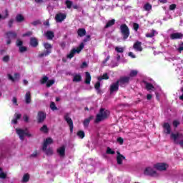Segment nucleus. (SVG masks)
I'll use <instances>...</instances> for the list:
<instances>
[{
    "mask_svg": "<svg viewBox=\"0 0 183 183\" xmlns=\"http://www.w3.org/2000/svg\"><path fill=\"white\" fill-rule=\"evenodd\" d=\"M109 115V111L105 110L104 108H101L99 114H97L96 119L94 120L95 124H99V122L107 119Z\"/></svg>",
    "mask_w": 183,
    "mask_h": 183,
    "instance_id": "nucleus-1",
    "label": "nucleus"
},
{
    "mask_svg": "<svg viewBox=\"0 0 183 183\" xmlns=\"http://www.w3.org/2000/svg\"><path fill=\"white\" fill-rule=\"evenodd\" d=\"M120 32L122 35L124 41H127L129 37V27L125 24H123L120 26Z\"/></svg>",
    "mask_w": 183,
    "mask_h": 183,
    "instance_id": "nucleus-2",
    "label": "nucleus"
},
{
    "mask_svg": "<svg viewBox=\"0 0 183 183\" xmlns=\"http://www.w3.org/2000/svg\"><path fill=\"white\" fill-rule=\"evenodd\" d=\"M64 119L66 121L67 125H69L70 129V134L74 133V121L69 117V113H66L64 116Z\"/></svg>",
    "mask_w": 183,
    "mask_h": 183,
    "instance_id": "nucleus-3",
    "label": "nucleus"
},
{
    "mask_svg": "<svg viewBox=\"0 0 183 183\" xmlns=\"http://www.w3.org/2000/svg\"><path fill=\"white\" fill-rule=\"evenodd\" d=\"M6 38H7V41H6V44L7 45H11V39H16L17 36H18V34H16V32L15 31H7L5 34Z\"/></svg>",
    "mask_w": 183,
    "mask_h": 183,
    "instance_id": "nucleus-4",
    "label": "nucleus"
},
{
    "mask_svg": "<svg viewBox=\"0 0 183 183\" xmlns=\"http://www.w3.org/2000/svg\"><path fill=\"white\" fill-rule=\"evenodd\" d=\"M129 81H131V77L124 76H121L119 79L117 80V82H119L120 86H124V85H128Z\"/></svg>",
    "mask_w": 183,
    "mask_h": 183,
    "instance_id": "nucleus-5",
    "label": "nucleus"
},
{
    "mask_svg": "<svg viewBox=\"0 0 183 183\" xmlns=\"http://www.w3.org/2000/svg\"><path fill=\"white\" fill-rule=\"evenodd\" d=\"M154 168L157 169V171H167L168 168V164L166 163H157L154 165Z\"/></svg>",
    "mask_w": 183,
    "mask_h": 183,
    "instance_id": "nucleus-6",
    "label": "nucleus"
},
{
    "mask_svg": "<svg viewBox=\"0 0 183 183\" xmlns=\"http://www.w3.org/2000/svg\"><path fill=\"white\" fill-rule=\"evenodd\" d=\"M119 89V81H117L116 82L113 83L110 86V94H114V92H117Z\"/></svg>",
    "mask_w": 183,
    "mask_h": 183,
    "instance_id": "nucleus-7",
    "label": "nucleus"
},
{
    "mask_svg": "<svg viewBox=\"0 0 183 183\" xmlns=\"http://www.w3.org/2000/svg\"><path fill=\"white\" fill-rule=\"evenodd\" d=\"M65 19H66V14L59 13L55 16L56 22H62Z\"/></svg>",
    "mask_w": 183,
    "mask_h": 183,
    "instance_id": "nucleus-8",
    "label": "nucleus"
},
{
    "mask_svg": "<svg viewBox=\"0 0 183 183\" xmlns=\"http://www.w3.org/2000/svg\"><path fill=\"white\" fill-rule=\"evenodd\" d=\"M155 174H157V172L151 167H147L144 170V175L153 177V175H155Z\"/></svg>",
    "mask_w": 183,
    "mask_h": 183,
    "instance_id": "nucleus-9",
    "label": "nucleus"
},
{
    "mask_svg": "<svg viewBox=\"0 0 183 183\" xmlns=\"http://www.w3.org/2000/svg\"><path fill=\"white\" fill-rule=\"evenodd\" d=\"M45 118H46V116L45 115V113L42 112H39L37 114V121L39 124H41V122H44L45 120Z\"/></svg>",
    "mask_w": 183,
    "mask_h": 183,
    "instance_id": "nucleus-10",
    "label": "nucleus"
},
{
    "mask_svg": "<svg viewBox=\"0 0 183 183\" xmlns=\"http://www.w3.org/2000/svg\"><path fill=\"white\" fill-rule=\"evenodd\" d=\"M16 132L19 135L20 139L21 141H24V139H25V134H26L25 130L22 129H16Z\"/></svg>",
    "mask_w": 183,
    "mask_h": 183,
    "instance_id": "nucleus-11",
    "label": "nucleus"
},
{
    "mask_svg": "<svg viewBox=\"0 0 183 183\" xmlns=\"http://www.w3.org/2000/svg\"><path fill=\"white\" fill-rule=\"evenodd\" d=\"M171 39H182L183 34L182 33H173L170 35Z\"/></svg>",
    "mask_w": 183,
    "mask_h": 183,
    "instance_id": "nucleus-12",
    "label": "nucleus"
},
{
    "mask_svg": "<svg viewBox=\"0 0 183 183\" xmlns=\"http://www.w3.org/2000/svg\"><path fill=\"white\" fill-rule=\"evenodd\" d=\"M143 84L145 85V89L147 91H152V89H155V86L154 85L147 81L143 80L142 81Z\"/></svg>",
    "mask_w": 183,
    "mask_h": 183,
    "instance_id": "nucleus-13",
    "label": "nucleus"
},
{
    "mask_svg": "<svg viewBox=\"0 0 183 183\" xmlns=\"http://www.w3.org/2000/svg\"><path fill=\"white\" fill-rule=\"evenodd\" d=\"M117 161L118 165H122V159H125V156L122 155L119 152H117Z\"/></svg>",
    "mask_w": 183,
    "mask_h": 183,
    "instance_id": "nucleus-14",
    "label": "nucleus"
},
{
    "mask_svg": "<svg viewBox=\"0 0 183 183\" xmlns=\"http://www.w3.org/2000/svg\"><path fill=\"white\" fill-rule=\"evenodd\" d=\"M141 45H142V43H141V41H137L134 44L133 48L136 51H139V52H141L142 51V46Z\"/></svg>",
    "mask_w": 183,
    "mask_h": 183,
    "instance_id": "nucleus-15",
    "label": "nucleus"
},
{
    "mask_svg": "<svg viewBox=\"0 0 183 183\" xmlns=\"http://www.w3.org/2000/svg\"><path fill=\"white\" fill-rule=\"evenodd\" d=\"M163 128L164 134H171V125H169V123H164Z\"/></svg>",
    "mask_w": 183,
    "mask_h": 183,
    "instance_id": "nucleus-16",
    "label": "nucleus"
},
{
    "mask_svg": "<svg viewBox=\"0 0 183 183\" xmlns=\"http://www.w3.org/2000/svg\"><path fill=\"white\" fill-rule=\"evenodd\" d=\"M38 44H39L38 39H36L35 37H31L30 39V45L33 48H36L38 46Z\"/></svg>",
    "mask_w": 183,
    "mask_h": 183,
    "instance_id": "nucleus-17",
    "label": "nucleus"
},
{
    "mask_svg": "<svg viewBox=\"0 0 183 183\" xmlns=\"http://www.w3.org/2000/svg\"><path fill=\"white\" fill-rule=\"evenodd\" d=\"M92 119H94V116H90L88 118L85 119L83 122L84 127L85 128H88V127H89V122H91V121H92Z\"/></svg>",
    "mask_w": 183,
    "mask_h": 183,
    "instance_id": "nucleus-18",
    "label": "nucleus"
},
{
    "mask_svg": "<svg viewBox=\"0 0 183 183\" xmlns=\"http://www.w3.org/2000/svg\"><path fill=\"white\" fill-rule=\"evenodd\" d=\"M77 35L80 36V38L85 36L86 35V30H85L84 28H79L77 30Z\"/></svg>",
    "mask_w": 183,
    "mask_h": 183,
    "instance_id": "nucleus-19",
    "label": "nucleus"
},
{
    "mask_svg": "<svg viewBox=\"0 0 183 183\" xmlns=\"http://www.w3.org/2000/svg\"><path fill=\"white\" fill-rule=\"evenodd\" d=\"M55 38V33L52 31H46V39H49V41H52Z\"/></svg>",
    "mask_w": 183,
    "mask_h": 183,
    "instance_id": "nucleus-20",
    "label": "nucleus"
},
{
    "mask_svg": "<svg viewBox=\"0 0 183 183\" xmlns=\"http://www.w3.org/2000/svg\"><path fill=\"white\" fill-rule=\"evenodd\" d=\"M84 84L86 85H89V84H91V74H89L88 71L85 73Z\"/></svg>",
    "mask_w": 183,
    "mask_h": 183,
    "instance_id": "nucleus-21",
    "label": "nucleus"
},
{
    "mask_svg": "<svg viewBox=\"0 0 183 183\" xmlns=\"http://www.w3.org/2000/svg\"><path fill=\"white\" fill-rule=\"evenodd\" d=\"M15 118L11 120L12 124H18V119H21L22 118V114L15 113Z\"/></svg>",
    "mask_w": 183,
    "mask_h": 183,
    "instance_id": "nucleus-22",
    "label": "nucleus"
},
{
    "mask_svg": "<svg viewBox=\"0 0 183 183\" xmlns=\"http://www.w3.org/2000/svg\"><path fill=\"white\" fill-rule=\"evenodd\" d=\"M57 153L60 157H65V146H61L57 149Z\"/></svg>",
    "mask_w": 183,
    "mask_h": 183,
    "instance_id": "nucleus-23",
    "label": "nucleus"
},
{
    "mask_svg": "<svg viewBox=\"0 0 183 183\" xmlns=\"http://www.w3.org/2000/svg\"><path fill=\"white\" fill-rule=\"evenodd\" d=\"M72 81L73 82H81V81H82V76H81V74H76Z\"/></svg>",
    "mask_w": 183,
    "mask_h": 183,
    "instance_id": "nucleus-24",
    "label": "nucleus"
},
{
    "mask_svg": "<svg viewBox=\"0 0 183 183\" xmlns=\"http://www.w3.org/2000/svg\"><path fill=\"white\" fill-rule=\"evenodd\" d=\"M113 25H115V19H114L109 20L104 26V28L107 29L108 28H111V26H112Z\"/></svg>",
    "mask_w": 183,
    "mask_h": 183,
    "instance_id": "nucleus-25",
    "label": "nucleus"
},
{
    "mask_svg": "<svg viewBox=\"0 0 183 183\" xmlns=\"http://www.w3.org/2000/svg\"><path fill=\"white\" fill-rule=\"evenodd\" d=\"M26 104H31V92H27L25 95Z\"/></svg>",
    "mask_w": 183,
    "mask_h": 183,
    "instance_id": "nucleus-26",
    "label": "nucleus"
},
{
    "mask_svg": "<svg viewBox=\"0 0 183 183\" xmlns=\"http://www.w3.org/2000/svg\"><path fill=\"white\" fill-rule=\"evenodd\" d=\"M75 54H76V49H72L70 51V53L67 55V58H69V59H71V58H74V56H75Z\"/></svg>",
    "mask_w": 183,
    "mask_h": 183,
    "instance_id": "nucleus-27",
    "label": "nucleus"
},
{
    "mask_svg": "<svg viewBox=\"0 0 183 183\" xmlns=\"http://www.w3.org/2000/svg\"><path fill=\"white\" fill-rule=\"evenodd\" d=\"M16 21L19 23L24 22V21H25V17H24L22 14H17L16 16Z\"/></svg>",
    "mask_w": 183,
    "mask_h": 183,
    "instance_id": "nucleus-28",
    "label": "nucleus"
},
{
    "mask_svg": "<svg viewBox=\"0 0 183 183\" xmlns=\"http://www.w3.org/2000/svg\"><path fill=\"white\" fill-rule=\"evenodd\" d=\"M179 135H181V134H179L178 133L177 134H174V133L171 134V138H172V139H174V141L176 144H178V142H177V139H178V138H179Z\"/></svg>",
    "mask_w": 183,
    "mask_h": 183,
    "instance_id": "nucleus-29",
    "label": "nucleus"
},
{
    "mask_svg": "<svg viewBox=\"0 0 183 183\" xmlns=\"http://www.w3.org/2000/svg\"><path fill=\"white\" fill-rule=\"evenodd\" d=\"M84 48H85V44H84V42H81V43L79 44V46L76 48V52L77 54H79V52H81V51L82 49H84Z\"/></svg>",
    "mask_w": 183,
    "mask_h": 183,
    "instance_id": "nucleus-30",
    "label": "nucleus"
},
{
    "mask_svg": "<svg viewBox=\"0 0 183 183\" xmlns=\"http://www.w3.org/2000/svg\"><path fill=\"white\" fill-rule=\"evenodd\" d=\"M52 44L46 43V55H49L52 52Z\"/></svg>",
    "mask_w": 183,
    "mask_h": 183,
    "instance_id": "nucleus-31",
    "label": "nucleus"
},
{
    "mask_svg": "<svg viewBox=\"0 0 183 183\" xmlns=\"http://www.w3.org/2000/svg\"><path fill=\"white\" fill-rule=\"evenodd\" d=\"M137 75H138V71L137 70H132L129 73V78H135V76H137Z\"/></svg>",
    "mask_w": 183,
    "mask_h": 183,
    "instance_id": "nucleus-32",
    "label": "nucleus"
},
{
    "mask_svg": "<svg viewBox=\"0 0 183 183\" xmlns=\"http://www.w3.org/2000/svg\"><path fill=\"white\" fill-rule=\"evenodd\" d=\"M98 81H102V79H109V76H108V73H104L102 76H99L97 78Z\"/></svg>",
    "mask_w": 183,
    "mask_h": 183,
    "instance_id": "nucleus-33",
    "label": "nucleus"
},
{
    "mask_svg": "<svg viewBox=\"0 0 183 183\" xmlns=\"http://www.w3.org/2000/svg\"><path fill=\"white\" fill-rule=\"evenodd\" d=\"M77 137L81 138V139H84V138H85V132L82 130H79L77 132Z\"/></svg>",
    "mask_w": 183,
    "mask_h": 183,
    "instance_id": "nucleus-34",
    "label": "nucleus"
},
{
    "mask_svg": "<svg viewBox=\"0 0 183 183\" xmlns=\"http://www.w3.org/2000/svg\"><path fill=\"white\" fill-rule=\"evenodd\" d=\"M26 51H28V47L25 46H21L20 47H19V52L20 54H24V52H26Z\"/></svg>",
    "mask_w": 183,
    "mask_h": 183,
    "instance_id": "nucleus-35",
    "label": "nucleus"
},
{
    "mask_svg": "<svg viewBox=\"0 0 183 183\" xmlns=\"http://www.w3.org/2000/svg\"><path fill=\"white\" fill-rule=\"evenodd\" d=\"M9 16V11H8V9H5V15L2 16L0 14V19H6Z\"/></svg>",
    "mask_w": 183,
    "mask_h": 183,
    "instance_id": "nucleus-36",
    "label": "nucleus"
},
{
    "mask_svg": "<svg viewBox=\"0 0 183 183\" xmlns=\"http://www.w3.org/2000/svg\"><path fill=\"white\" fill-rule=\"evenodd\" d=\"M0 179H6V173L3 172L1 167H0Z\"/></svg>",
    "mask_w": 183,
    "mask_h": 183,
    "instance_id": "nucleus-37",
    "label": "nucleus"
},
{
    "mask_svg": "<svg viewBox=\"0 0 183 183\" xmlns=\"http://www.w3.org/2000/svg\"><path fill=\"white\" fill-rule=\"evenodd\" d=\"M53 84H55V80H48V77H46V87L52 86Z\"/></svg>",
    "mask_w": 183,
    "mask_h": 183,
    "instance_id": "nucleus-38",
    "label": "nucleus"
},
{
    "mask_svg": "<svg viewBox=\"0 0 183 183\" xmlns=\"http://www.w3.org/2000/svg\"><path fill=\"white\" fill-rule=\"evenodd\" d=\"M144 11H151V9H152V5H151L149 3H147L144 4Z\"/></svg>",
    "mask_w": 183,
    "mask_h": 183,
    "instance_id": "nucleus-39",
    "label": "nucleus"
},
{
    "mask_svg": "<svg viewBox=\"0 0 183 183\" xmlns=\"http://www.w3.org/2000/svg\"><path fill=\"white\" fill-rule=\"evenodd\" d=\"M50 108L51 111H58V107H56V105H55V102H51L50 104Z\"/></svg>",
    "mask_w": 183,
    "mask_h": 183,
    "instance_id": "nucleus-40",
    "label": "nucleus"
},
{
    "mask_svg": "<svg viewBox=\"0 0 183 183\" xmlns=\"http://www.w3.org/2000/svg\"><path fill=\"white\" fill-rule=\"evenodd\" d=\"M155 36V30H152L151 33L146 34L147 38H154Z\"/></svg>",
    "mask_w": 183,
    "mask_h": 183,
    "instance_id": "nucleus-41",
    "label": "nucleus"
},
{
    "mask_svg": "<svg viewBox=\"0 0 183 183\" xmlns=\"http://www.w3.org/2000/svg\"><path fill=\"white\" fill-rule=\"evenodd\" d=\"M65 4L68 9H71V8H72V4H73L72 1L67 0L66 1Z\"/></svg>",
    "mask_w": 183,
    "mask_h": 183,
    "instance_id": "nucleus-42",
    "label": "nucleus"
},
{
    "mask_svg": "<svg viewBox=\"0 0 183 183\" xmlns=\"http://www.w3.org/2000/svg\"><path fill=\"white\" fill-rule=\"evenodd\" d=\"M106 154H108L109 155H114L115 151L112 150L110 147H107Z\"/></svg>",
    "mask_w": 183,
    "mask_h": 183,
    "instance_id": "nucleus-43",
    "label": "nucleus"
},
{
    "mask_svg": "<svg viewBox=\"0 0 183 183\" xmlns=\"http://www.w3.org/2000/svg\"><path fill=\"white\" fill-rule=\"evenodd\" d=\"M22 181L24 182H28L29 181V174L26 173L23 176Z\"/></svg>",
    "mask_w": 183,
    "mask_h": 183,
    "instance_id": "nucleus-44",
    "label": "nucleus"
},
{
    "mask_svg": "<svg viewBox=\"0 0 183 183\" xmlns=\"http://www.w3.org/2000/svg\"><path fill=\"white\" fill-rule=\"evenodd\" d=\"M16 45L18 46V48L23 46L22 45H24V41H22L21 39H17L16 41Z\"/></svg>",
    "mask_w": 183,
    "mask_h": 183,
    "instance_id": "nucleus-45",
    "label": "nucleus"
},
{
    "mask_svg": "<svg viewBox=\"0 0 183 183\" xmlns=\"http://www.w3.org/2000/svg\"><path fill=\"white\" fill-rule=\"evenodd\" d=\"M114 49H115L116 52H118L119 54H122L124 52L123 47L116 46Z\"/></svg>",
    "mask_w": 183,
    "mask_h": 183,
    "instance_id": "nucleus-46",
    "label": "nucleus"
},
{
    "mask_svg": "<svg viewBox=\"0 0 183 183\" xmlns=\"http://www.w3.org/2000/svg\"><path fill=\"white\" fill-rule=\"evenodd\" d=\"M54 144V139L51 137H47L46 138V145H51Z\"/></svg>",
    "mask_w": 183,
    "mask_h": 183,
    "instance_id": "nucleus-47",
    "label": "nucleus"
},
{
    "mask_svg": "<svg viewBox=\"0 0 183 183\" xmlns=\"http://www.w3.org/2000/svg\"><path fill=\"white\" fill-rule=\"evenodd\" d=\"M42 151H44V152H46V139H44V143H43V146H42Z\"/></svg>",
    "mask_w": 183,
    "mask_h": 183,
    "instance_id": "nucleus-48",
    "label": "nucleus"
},
{
    "mask_svg": "<svg viewBox=\"0 0 183 183\" xmlns=\"http://www.w3.org/2000/svg\"><path fill=\"white\" fill-rule=\"evenodd\" d=\"M94 88L97 91H99V89L101 88V82H99V81L94 84Z\"/></svg>",
    "mask_w": 183,
    "mask_h": 183,
    "instance_id": "nucleus-49",
    "label": "nucleus"
},
{
    "mask_svg": "<svg viewBox=\"0 0 183 183\" xmlns=\"http://www.w3.org/2000/svg\"><path fill=\"white\" fill-rule=\"evenodd\" d=\"M91 41V35H87L86 37L83 39V42L85 44L86 42H89Z\"/></svg>",
    "mask_w": 183,
    "mask_h": 183,
    "instance_id": "nucleus-50",
    "label": "nucleus"
},
{
    "mask_svg": "<svg viewBox=\"0 0 183 183\" xmlns=\"http://www.w3.org/2000/svg\"><path fill=\"white\" fill-rule=\"evenodd\" d=\"M31 24L33 25L34 26H36V25H41V21L36 20V21L31 22Z\"/></svg>",
    "mask_w": 183,
    "mask_h": 183,
    "instance_id": "nucleus-51",
    "label": "nucleus"
},
{
    "mask_svg": "<svg viewBox=\"0 0 183 183\" xmlns=\"http://www.w3.org/2000/svg\"><path fill=\"white\" fill-rule=\"evenodd\" d=\"M38 157V151H34L30 156V158H36Z\"/></svg>",
    "mask_w": 183,
    "mask_h": 183,
    "instance_id": "nucleus-52",
    "label": "nucleus"
},
{
    "mask_svg": "<svg viewBox=\"0 0 183 183\" xmlns=\"http://www.w3.org/2000/svg\"><path fill=\"white\" fill-rule=\"evenodd\" d=\"M54 154V150L52 148H49L46 149V155H52Z\"/></svg>",
    "mask_w": 183,
    "mask_h": 183,
    "instance_id": "nucleus-53",
    "label": "nucleus"
},
{
    "mask_svg": "<svg viewBox=\"0 0 183 183\" xmlns=\"http://www.w3.org/2000/svg\"><path fill=\"white\" fill-rule=\"evenodd\" d=\"M133 28L134 29V31H138V29H139V24H138V23H134L133 24Z\"/></svg>",
    "mask_w": 183,
    "mask_h": 183,
    "instance_id": "nucleus-54",
    "label": "nucleus"
},
{
    "mask_svg": "<svg viewBox=\"0 0 183 183\" xmlns=\"http://www.w3.org/2000/svg\"><path fill=\"white\" fill-rule=\"evenodd\" d=\"M178 51L179 52V54H181V52H182L183 51V42H182L179 45V47L177 49Z\"/></svg>",
    "mask_w": 183,
    "mask_h": 183,
    "instance_id": "nucleus-55",
    "label": "nucleus"
},
{
    "mask_svg": "<svg viewBox=\"0 0 183 183\" xmlns=\"http://www.w3.org/2000/svg\"><path fill=\"white\" fill-rule=\"evenodd\" d=\"M32 36V31H27L26 32L25 34H24L22 35V36L25 37V36Z\"/></svg>",
    "mask_w": 183,
    "mask_h": 183,
    "instance_id": "nucleus-56",
    "label": "nucleus"
},
{
    "mask_svg": "<svg viewBox=\"0 0 183 183\" xmlns=\"http://www.w3.org/2000/svg\"><path fill=\"white\" fill-rule=\"evenodd\" d=\"M40 131L46 134V124L43 125V127L40 129Z\"/></svg>",
    "mask_w": 183,
    "mask_h": 183,
    "instance_id": "nucleus-57",
    "label": "nucleus"
},
{
    "mask_svg": "<svg viewBox=\"0 0 183 183\" xmlns=\"http://www.w3.org/2000/svg\"><path fill=\"white\" fill-rule=\"evenodd\" d=\"M4 62H9V56L6 55L3 57Z\"/></svg>",
    "mask_w": 183,
    "mask_h": 183,
    "instance_id": "nucleus-58",
    "label": "nucleus"
},
{
    "mask_svg": "<svg viewBox=\"0 0 183 183\" xmlns=\"http://www.w3.org/2000/svg\"><path fill=\"white\" fill-rule=\"evenodd\" d=\"M44 56H46V51H44L43 53H40L38 55L39 58H44Z\"/></svg>",
    "mask_w": 183,
    "mask_h": 183,
    "instance_id": "nucleus-59",
    "label": "nucleus"
},
{
    "mask_svg": "<svg viewBox=\"0 0 183 183\" xmlns=\"http://www.w3.org/2000/svg\"><path fill=\"white\" fill-rule=\"evenodd\" d=\"M9 28H11L14 25V19H11L8 22Z\"/></svg>",
    "mask_w": 183,
    "mask_h": 183,
    "instance_id": "nucleus-60",
    "label": "nucleus"
},
{
    "mask_svg": "<svg viewBox=\"0 0 183 183\" xmlns=\"http://www.w3.org/2000/svg\"><path fill=\"white\" fill-rule=\"evenodd\" d=\"M117 142H119L120 145H122V144H124V139H122V137H118Z\"/></svg>",
    "mask_w": 183,
    "mask_h": 183,
    "instance_id": "nucleus-61",
    "label": "nucleus"
},
{
    "mask_svg": "<svg viewBox=\"0 0 183 183\" xmlns=\"http://www.w3.org/2000/svg\"><path fill=\"white\" fill-rule=\"evenodd\" d=\"M14 81H18L19 79V73H15L14 76Z\"/></svg>",
    "mask_w": 183,
    "mask_h": 183,
    "instance_id": "nucleus-62",
    "label": "nucleus"
},
{
    "mask_svg": "<svg viewBox=\"0 0 183 183\" xmlns=\"http://www.w3.org/2000/svg\"><path fill=\"white\" fill-rule=\"evenodd\" d=\"M178 125H179V122L177 121V120H174L173 122V126L174 127V128H177L178 127Z\"/></svg>",
    "mask_w": 183,
    "mask_h": 183,
    "instance_id": "nucleus-63",
    "label": "nucleus"
},
{
    "mask_svg": "<svg viewBox=\"0 0 183 183\" xmlns=\"http://www.w3.org/2000/svg\"><path fill=\"white\" fill-rule=\"evenodd\" d=\"M41 84H46V76H44L41 80Z\"/></svg>",
    "mask_w": 183,
    "mask_h": 183,
    "instance_id": "nucleus-64",
    "label": "nucleus"
}]
</instances>
